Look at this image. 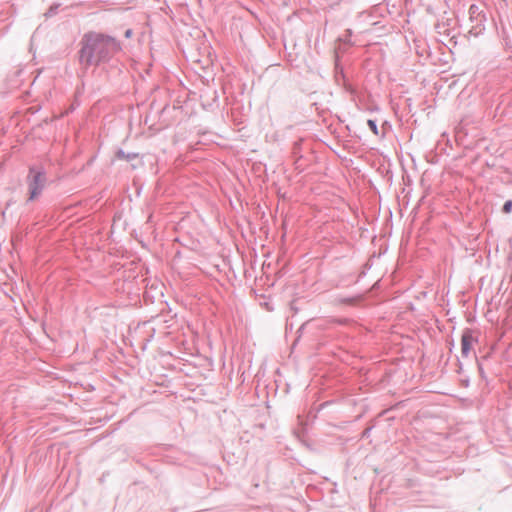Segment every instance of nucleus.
<instances>
[{"label":"nucleus","mask_w":512,"mask_h":512,"mask_svg":"<svg viewBox=\"0 0 512 512\" xmlns=\"http://www.w3.org/2000/svg\"><path fill=\"white\" fill-rule=\"evenodd\" d=\"M512 207V201H507L504 206H503V209L506 213H509L510 212V209Z\"/></svg>","instance_id":"nucleus-5"},{"label":"nucleus","mask_w":512,"mask_h":512,"mask_svg":"<svg viewBox=\"0 0 512 512\" xmlns=\"http://www.w3.org/2000/svg\"><path fill=\"white\" fill-rule=\"evenodd\" d=\"M119 49L118 44L103 35L90 34L85 37L80 51L81 62L90 65L106 60Z\"/></svg>","instance_id":"nucleus-1"},{"label":"nucleus","mask_w":512,"mask_h":512,"mask_svg":"<svg viewBox=\"0 0 512 512\" xmlns=\"http://www.w3.org/2000/svg\"><path fill=\"white\" fill-rule=\"evenodd\" d=\"M30 173L31 174L29 176V190H30V199L33 200L41 192V190L44 186L45 178H44L43 174L39 171L31 170Z\"/></svg>","instance_id":"nucleus-2"},{"label":"nucleus","mask_w":512,"mask_h":512,"mask_svg":"<svg viewBox=\"0 0 512 512\" xmlns=\"http://www.w3.org/2000/svg\"><path fill=\"white\" fill-rule=\"evenodd\" d=\"M369 128L373 131L374 134H378L377 125L374 120H368L367 122Z\"/></svg>","instance_id":"nucleus-4"},{"label":"nucleus","mask_w":512,"mask_h":512,"mask_svg":"<svg viewBox=\"0 0 512 512\" xmlns=\"http://www.w3.org/2000/svg\"><path fill=\"white\" fill-rule=\"evenodd\" d=\"M131 36H132V30L128 29V30L125 32V37L130 38Z\"/></svg>","instance_id":"nucleus-6"},{"label":"nucleus","mask_w":512,"mask_h":512,"mask_svg":"<svg viewBox=\"0 0 512 512\" xmlns=\"http://www.w3.org/2000/svg\"><path fill=\"white\" fill-rule=\"evenodd\" d=\"M477 336L470 330H465L461 337V353L462 356L468 357L474 349L477 342Z\"/></svg>","instance_id":"nucleus-3"}]
</instances>
